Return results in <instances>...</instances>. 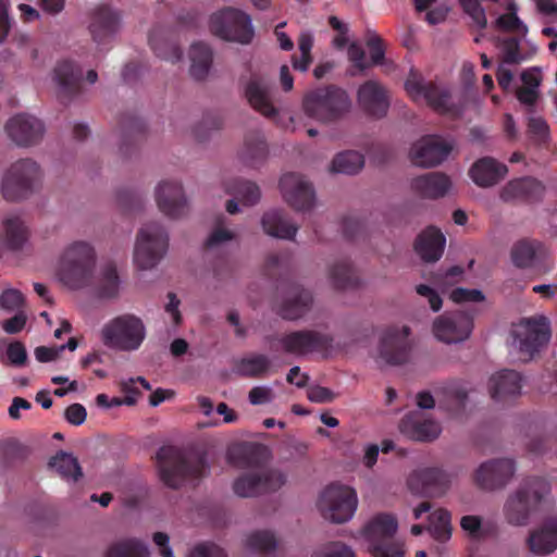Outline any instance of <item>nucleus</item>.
<instances>
[{"instance_id":"obj_3","label":"nucleus","mask_w":557,"mask_h":557,"mask_svg":"<svg viewBox=\"0 0 557 557\" xmlns=\"http://www.w3.org/2000/svg\"><path fill=\"white\" fill-rule=\"evenodd\" d=\"M95 264L94 248L86 242H75L62 255L59 278L72 289L83 288L91 283Z\"/></svg>"},{"instance_id":"obj_12","label":"nucleus","mask_w":557,"mask_h":557,"mask_svg":"<svg viewBox=\"0 0 557 557\" xmlns=\"http://www.w3.org/2000/svg\"><path fill=\"white\" fill-rule=\"evenodd\" d=\"M405 89L414 101L423 98L429 107L441 114L449 113L453 110L450 92L433 82L425 83L414 70L410 71Z\"/></svg>"},{"instance_id":"obj_20","label":"nucleus","mask_w":557,"mask_h":557,"mask_svg":"<svg viewBox=\"0 0 557 557\" xmlns=\"http://www.w3.org/2000/svg\"><path fill=\"white\" fill-rule=\"evenodd\" d=\"M53 82L59 100L67 103L82 92L83 71L72 61H60L53 70Z\"/></svg>"},{"instance_id":"obj_43","label":"nucleus","mask_w":557,"mask_h":557,"mask_svg":"<svg viewBox=\"0 0 557 557\" xmlns=\"http://www.w3.org/2000/svg\"><path fill=\"white\" fill-rule=\"evenodd\" d=\"M264 450L265 447L261 445H242L230 449L227 459L237 468H253L260 463Z\"/></svg>"},{"instance_id":"obj_28","label":"nucleus","mask_w":557,"mask_h":557,"mask_svg":"<svg viewBox=\"0 0 557 557\" xmlns=\"http://www.w3.org/2000/svg\"><path fill=\"white\" fill-rule=\"evenodd\" d=\"M522 376L515 370H502L488 382L491 397L498 403H507L521 394Z\"/></svg>"},{"instance_id":"obj_53","label":"nucleus","mask_w":557,"mask_h":557,"mask_svg":"<svg viewBox=\"0 0 557 557\" xmlns=\"http://www.w3.org/2000/svg\"><path fill=\"white\" fill-rule=\"evenodd\" d=\"M223 125L222 117L216 113H207L203 115L199 125L194 128V136L198 141H205L208 137V131L220 129Z\"/></svg>"},{"instance_id":"obj_34","label":"nucleus","mask_w":557,"mask_h":557,"mask_svg":"<svg viewBox=\"0 0 557 557\" xmlns=\"http://www.w3.org/2000/svg\"><path fill=\"white\" fill-rule=\"evenodd\" d=\"M445 243L443 233L434 226H429L416 239L414 250L422 260L435 262L442 257Z\"/></svg>"},{"instance_id":"obj_8","label":"nucleus","mask_w":557,"mask_h":557,"mask_svg":"<svg viewBox=\"0 0 557 557\" xmlns=\"http://www.w3.org/2000/svg\"><path fill=\"white\" fill-rule=\"evenodd\" d=\"M358 505L355 490L341 485L330 484L321 493L318 500V508L324 519L334 523L349 521Z\"/></svg>"},{"instance_id":"obj_44","label":"nucleus","mask_w":557,"mask_h":557,"mask_svg":"<svg viewBox=\"0 0 557 557\" xmlns=\"http://www.w3.org/2000/svg\"><path fill=\"white\" fill-rule=\"evenodd\" d=\"M271 369V360L267 355L253 354L242 358L236 364V372L245 377H262Z\"/></svg>"},{"instance_id":"obj_61","label":"nucleus","mask_w":557,"mask_h":557,"mask_svg":"<svg viewBox=\"0 0 557 557\" xmlns=\"http://www.w3.org/2000/svg\"><path fill=\"white\" fill-rule=\"evenodd\" d=\"M497 25L505 30L519 32L522 35H525L528 32V27L521 22L516 13H506L500 15L497 18Z\"/></svg>"},{"instance_id":"obj_13","label":"nucleus","mask_w":557,"mask_h":557,"mask_svg":"<svg viewBox=\"0 0 557 557\" xmlns=\"http://www.w3.org/2000/svg\"><path fill=\"white\" fill-rule=\"evenodd\" d=\"M473 330V315L466 311H451L438 315L433 322V334L443 343L456 344L469 338Z\"/></svg>"},{"instance_id":"obj_59","label":"nucleus","mask_w":557,"mask_h":557,"mask_svg":"<svg viewBox=\"0 0 557 557\" xmlns=\"http://www.w3.org/2000/svg\"><path fill=\"white\" fill-rule=\"evenodd\" d=\"M461 8L480 29H484L487 26L485 10L480 4L479 0L461 4Z\"/></svg>"},{"instance_id":"obj_52","label":"nucleus","mask_w":557,"mask_h":557,"mask_svg":"<svg viewBox=\"0 0 557 557\" xmlns=\"http://www.w3.org/2000/svg\"><path fill=\"white\" fill-rule=\"evenodd\" d=\"M246 544L256 552L270 553L276 547V539L270 531H256L247 537Z\"/></svg>"},{"instance_id":"obj_39","label":"nucleus","mask_w":557,"mask_h":557,"mask_svg":"<svg viewBox=\"0 0 557 557\" xmlns=\"http://www.w3.org/2000/svg\"><path fill=\"white\" fill-rule=\"evenodd\" d=\"M545 256V247L541 242L521 239L511 248V260L518 268H530Z\"/></svg>"},{"instance_id":"obj_26","label":"nucleus","mask_w":557,"mask_h":557,"mask_svg":"<svg viewBox=\"0 0 557 557\" xmlns=\"http://www.w3.org/2000/svg\"><path fill=\"white\" fill-rule=\"evenodd\" d=\"M120 14L108 5L97 7L90 14L89 32L94 41L103 44L111 39L120 27Z\"/></svg>"},{"instance_id":"obj_41","label":"nucleus","mask_w":557,"mask_h":557,"mask_svg":"<svg viewBox=\"0 0 557 557\" xmlns=\"http://www.w3.org/2000/svg\"><path fill=\"white\" fill-rule=\"evenodd\" d=\"M268 153V147L263 135L252 132L246 135L240 158L245 164L255 168L261 163Z\"/></svg>"},{"instance_id":"obj_48","label":"nucleus","mask_w":557,"mask_h":557,"mask_svg":"<svg viewBox=\"0 0 557 557\" xmlns=\"http://www.w3.org/2000/svg\"><path fill=\"white\" fill-rule=\"evenodd\" d=\"M330 278L337 289L355 287L359 283L352 265L347 259L339 260L331 267Z\"/></svg>"},{"instance_id":"obj_5","label":"nucleus","mask_w":557,"mask_h":557,"mask_svg":"<svg viewBox=\"0 0 557 557\" xmlns=\"http://www.w3.org/2000/svg\"><path fill=\"white\" fill-rule=\"evenodd\" d=\"M100 335L106 347L129 352L140 348L146 338V326L139 317L124 313L104 323Z\"/></svg>"},{"instance_id":"obj_64","label":"nucleus","mask_w":557,"mask_h":557,"mask_svg":"<svg viewBox=\"0 0 557 557\" xmlns=\"http://www.w3.org/2000/svg\"><path fill=\"white\" fill-rule=\"evenodd\" d=\"M314 557H355V554L349 546L341 542H335Z\"/></svg>"},{"instance_id":"obj_47","label":"nucleus","mask_w":557,"mask_h":557,"mask_svg":"<svg viewBox=\"0 0 557 557\" xmlns=\"http://www.w3.org/2000/svg\"><path fill=\"white\" fill-rule=\"evenodd\" d=\"M104 557H149V550L141 541L125 539L112 543Z\"/></svg>"},{"instance_id":"obj_16","label":"nucleus","mask_w":557,"mask_h":557,"mask_svg":"<svg viewBox=\"0 0 557 557\" xmlns=\"http://www.w3.org/2000/svg\"><path fill=\"white\" fill-rule=\"evenodd\" d=\"M280 188L285 201L297 211L310 210L315 200L313 186L304 176L296 173L284 174Z\"/></svg>"},{"instance_id":"obj_10","label":"nucleus","mask_w":557,"mask_h":557,"mask_svg":"<svg viewBox=\"0 0 557 557\" xmlns=\"http://www.w3.org/2000/svg\"><path fill=\"white\" fill-rule=\"evenodd\" d=\"M278 342L284 352L296 356L320 352L327 357L334 351V337L314 330L293 331L281 336Z\"/></svg>"},{"instance_id":"obj_1","label":"nucleus","mask_w":557,"mask_h":557,"mask_svg":"<svg viewBox=\"0 0 557 557\" xmlns=\"http://www.w3.org/2000/svg\"><path fill=\"white\" fill-rule=\"evenodd\" d=\"M550 482L543 476H528L509 495L504 505V516L511 525H525L532 512L546 502L550 494Z\"/></svg>"},{"instance_id":"obj_60","label":"nucleus","mask_w":557,"mask_h":557,"mask_svg":"<svg viewBox=\"0 0 557 557\" xmlns=\"http://www.w3.org/2000/svg\"><path fill=\"white\" fill-rule=\"evenodd\" d=\"M187 557H227L225 552L213 543H199L195 545Z\"/></svg>"},{"instance_id":"obj_45","label":"nucleus","mask_w":557,"mask_h":557,"mask_svg":"<svg viewBox=\"0 0 557 557\" xmlns=\"http://www.w3.org/2000/svg\"><path fill=\"white\" fill-rule=\"evenodd\" d=\"M426 530L435 541L441 543L447 542L451 536L450 512L443 508L431 512Z\"/></svg>"},{"instance_id":"obj_37","label":"nucleus","mask_w":557,"mask_h":557,"mask_svg":"<svg viewBox=\"0 0 557 557\" xmlns=\"http://www.w3.org/2000/svg\"><path fill=\"white\" fill-rule=\"evenodd\" d=\"M438 407L451 414L460 413L468 399V389L459 382H448L436 391Z\"/></svg>"},{"instance_id":"obj_40","label":"nucleus","mask_w":557,"mask_h":557,"mask_svg":"<svg viewBox=\"0 0 557 557\" xmlns=\"http://www.w3.org/2000/svg\"><path fill=\"white\" fill-rule=\"evenodd\" d=\"M190 58V75L197 79H205L212 65L213 52L211 48L203 42H196L191 45L189 50Z\"/></svg>"},{"instance_id":"obj_58","label":"nucleus","mask_w":557,"mask_h":557,"mask_svg":"<svg viewBox=\"0 0 557 557\" xmlns=\"http://www.w3.org/2000/svg\"><path fill=\"white\" fill-rule=\"evenodd\" d=\"M117 202L125 212H133L143 207L141 197L132 190H121L117 193Z\"/></svg>"},{"instance_id":"obj_23","label":"nucleus","mask_w":557,"mask_h":557,"mask_svg":"<svg viewBox=\"0 0 557 557\" xmlns=\"http://www.w3.org/2000/svg\"><path fill=\"white\" fill-rule=\"evenodd\" d=\"M357 99L361 110L375 119L385 116L389 108L388 92L376 81L370 79L360 85Z\"/></svg>"},{"instance_id":"obj_42","label":"nucleus","mask_w":557,"mask_h":557,"mask_svg":"<svg viewBox=\"0 0 557 557\" xmlns=\"http://www.w3.org/2000/svg\"><path fill=\"white\" fill-rule=\"evenodd\" d=\"M225 191L245 206L256 205L261 197L260 189L257 184L250 181L234 178L224 183Z\"/></svg>"},{"instance_id":"obj_18","label":"nucleus","mask_w":557,"mask_h":557,"mask_svg":"<svg viewBox=\"0 0 557 557\" xmlns=\"http://www.w3.org/2000/svg\"><path fill=\"white\" fill-rule=\"evenodd\" d=\"M515 471L512 459H493L479 467L474 474V481L480 488L494 491L504 487L511 480Z\"/></svg>"},{"instance_id":"obj_15","label":"nucleus","mask_w":557,"mask_h":557,"mask_svg":"<svg viewBox=\"0 0 557 557\" xmlns=\"http://www.w3.org/2000/svg\"><path fill=\"white\" fill-rule=\"evenodd\" d=\"M410 327H388L380 342V357L388 364H403L409 359L411 343Z\"/></svg>"},{"instance_id":"obj_4","label":"nucleus","mask_w":557,"mask_h":557,"mask_svg":"<svg viewBox=\"0 0 557 557\" xmlns=\"http://www.w3.org/2000/svg\"><path fill=\"white\" fill-rule=\"evenodd\" d=\"M350 104L346 90L335 85L313 89L302 100L305 113L323 123L341 119L349 111Z\"/></svg>"},{"instance_id":"obj_56","label":"nucleus","mask_w":557,"mask_h":557,"mask_svg":"<svg viewBox=\"0 0 557 557\" xmlns=\"http://www.w3.org/2000/svg\"><path fill=\"white\" fill-rule=\"evenodd\" d=\"M372 555L376 557H404L405 550L398 543L392 542L391 540L383 541V543H376L369 547Z\"/></svg>"},{"instance_id":"obj_32","label":"nucleus","mask_w":557,"mask_h":557,"mask_svg":"<svg viewBox=\"0 0 557 557\" xmlns=\"http://www.w3.org/2000/svg\"><path fill=\"white\" fill-rule=\"evenodd\" d=\"M507 172L508 169L504 163L492 157H483L472 164L469 175L478 186L490 187L502 181Z\"/></svg>"},{"instance_id":"obj_19","label":"nucleus","mask_w":557,"mask_h":557,"mask_svg":"<svg viewBox=\"0 0 557 557\" xmlns=\"http://www.w3.org/2000/svg\"><path fill=\"white\" fill-rule=\"evenodd\" d=\"M449 485V475L440 468L416 470L408 478V487L411 492L429 497L444 495Z\"/></svg>"},{"instance_id":"obj_29","label":"nucleus","mask_w":557,"mask_h":557,"mask_svg":"<svg viewBox=\"0 0 557 557\" xmlns=\"http://www.w3.org/2000/svg\"><path fill=\"white\" fill-rule=\"evenodd\" d=\"M271 90L269 82L257 75H252L245 87V96L249 104L267 117H273L277 114V110L272 102Z\"/></svg>"},{"instance_id":"obj_38","label":"nucleus","mask_w":557,"mask_h":557,"mask_svg":"<svg viewBox=\"0 0 557 557\" xmlns=\"http://www.w3.org/2000/svg\"><path fill=\"white\" fill-rule=\"evenodd\" d=\"M397 520L387 513H380L367 523L363 529L364 537L369 541L370 546L383 541L392 540L397 531Z\"/></svg>"},{"instance_id":"obj_63","label":"nucleus","mask_w":557,"mask_h":557,"mask_svg":"<svg viewBox=\"0 0 557 557\" xmlns=\"http://www.w3.org/2000/svg\"><path fill=\"white\" fill-rule=\"evenodd\" d=\"M24 302L23 294L17 289H7L0 296V307L5 310L18 309Z\"/></svg>"},{"instance_id":"obj_51","label":"nucleus","mask_w":557,"mask_h":557,"mask_svg":"<svg viewBox=\"0 0 557 557\" xmlns=\"http://www.w3.org/2000/svg\"><path fill=\"white\" fill-rule=\"evenodd\" d=\"M0 362L15 369L27 367L29 358L25 345L20 341L9 343L4 354L0 355Z\"/></svg>"},{"instance_id":"obj_50","label":"nucleus","mask_w":557,"mask_h":557,"mask_svg":"<svg viewBox=\"0 0 557 557\" xmlns=\"http://www.w3.org/2000/svg\"><path fill=\"white\" fill-rule=\"evenodd\" d=\"M120 280L115 265L106 264L100 272L96 286L97 294L101 298H113L119 293Z\"/></svg>"},{"instance_id":"obj_35","label":"nucleus","mask_w":557,"mask_h":557,"mask_svg":"<svg viewBox=\"0 0 557 557\" xmlns=\"http://www.w3.org/2000/svg\"><path fill=\"white\" fill-rule=\"evenodd\" d=\"M170 33L169 29L154 27L149 33L148 42L158 58L175 63L182 59L183 52Z\"/></svg>"},{"instance_id":"obj_62","label":"nucleus","mask_w":557,"mask_h":557,"mask_svg":"<svg viewBox=\"0 0 557 557\" xmlns=\"http://www.w3.org/2000/svg\"><path fill=\"white\" fill-rule=\"evenodd\" d=\"M504 62L508 64L519 63L520 58V42L517 38L510 37L503 41Z\"/></svg>"},{"instance_id":"obj_22","label":"nucleus","mask_w":557,"mask_h":557,"mask_svg":"<svg viewBox=\"0 0 557 557\" xmlns=\"http://www.w3.org/2000/svg\"><path fill=\"white\" fill-rule=\"evenodd\" d=\"M5 129L9 137L17 146L22 147L37 145L42 139L45 133L42 122L27 114H17L10 119Z\"/></svg>"},{"instance_id":"obj_25","label":"nucleus","mask_w":557,"mask_h":557,"mask_svg":"<svg viewBox=\"0 0 557 557\" xmlns=\"http://www.w3.org/2000/svg\"><path fill=\"white\" fill-rule=\"evenodd\" d=\"M120 154L127 159L135 154L145 138L146 125L141 119L132 113L123 114L119 121Z\"/></svg>"},{"instance_id":"obj_9","label":"nucleus","mask_w":557,"mask_h":557,"mask_svg":"<svg viewBox=\"0 0 557 557\" xmlns=\"http://www.w3.org/2000/svg\"><path fill=\"white\" fill-rule=\"evenodd\" d=\"M211 33L226 41L249 44L253 37L251 18L242 10L225 8L210 17Z\"/></svg>"},{"instance_id":"obj_27","label":"nucleus","mask_w":557,"mask_h":557,"mask_svg":"<svg viewBox=\"0 0 557 557\" xmlns=\"http://www.w3.org/2000/svg\"><path fill=\"white\" fill-rule=\"evenodd\" d=\"M544 186L533 177H522L508 182L500 191V198L506 201L536 202L544 195Z\"/></svg>"},{"instance_id":"obj_14","label":"nucleus","mask_w":557,"mask_h":557,"mask_svg":"<svg viewBox=\"0 0 557 557\" xmlns=\"http://www.w3.org/2000/svg\"><path fill=\"white\" fill-rule=\"evenodd\" d=\"M286 482L285 475L274 469L258 473H245L233 484L234 493L240 497H253L263 493L275 492Z\"/></svg>"},{"instance_id":"obj_31","label":"nucleus","mask_w":557,"mask_h":557,"mask_svg":"<svg viewBox=\"0 0 557 557\" xmlns=\"http://www.w3.org/2000/svg\"><path fill=\"white\" fill-rule=\"evenodd\" d=\"M450 180L441 172H430L411 180V190L421 198L437 199L444 197L450 188Z\"/></svg>"},{"instance_id":"obj_49","label":"nucleus","mask_w":557,"mask_h":557,"mask_svg":"<svg viewBox=\"0 0 557 557\" xmlns=\"http://www.w3.org/2000/svg\"><path fill=\"white\" fill-rule=\"evenodd\" d=\"M364 165V157L355 150L339 152L332 161V171L352 175L358 173Z\"/></svg>"},{"instance_id":"obj_21","label":"nucleus","mask_w":557,"mask_h":557,"mask_svg":"<svg viewBox=\"0 0 557 557\" xmlns=\"http://www.w3.org/2000/svg\"><path fill=\"white\" fill-rule=\"evenodd\" d=\"M313 297L310 290L296 282L287 283L277 313L284 320L295 321L311 309Z\"/></svg>"},{"instance_id":"obj_33","label":"nucleus","mask_w":557,"mask_h":557,"mask_svg":"<svg viewBox=\"0 0 557 557\" xmlns=\"http://www.w3.org/2000/svg\"><path fill=\"white\" fill-rule=\"evenodd\" d=\"M400 431L414 441L432 442L438 437L441 426L434 420L423 419L420 413L416 412L403 418Z\"/></svg>"},{"instance_id":"obj_17","label":"nucleus","mask_w":557,"mask_h":557,"mask_svg":"<svg viewBox=\"0 0 557 557\" xmlns=\"http://www.w3.org/2000/svg\"><path fill=\"white\" fill-rule=\"evenodd\" d=\"M453 150V145L436 135H428L414 143L410 150L412 163L421 168L441 164Z\"/></svg>"},{"instance_id":"obj_57","label":"nucleus","mask_w":557,"mask_h":557,"mask_svg":"<svg viewBox=\"0 0 557 557\" xmlns=\"http://www.w3.org/2000/svg\"><path fill=\"white\" fill-rule=\"evenodd\" d=\"M449 298L456 304L482 302L484 301L485 296L480 289L457 287L451 290Z\"/></svg>"},{"instance_id":"obj_46","label":"nucleus","mask_w":557,"mask_h":557,"mask_svg":"<svg viewBox=\"0 0 557 557\" xmlns=\"http://www.w3.org/2000/svg\"><path fill=\"white\" fill-rule=\"evenodd\" d=\"M49 466L65 480L77 482L83 476L82 468L76 457L65 451H59L49 461Z\"/></svg>"},{"instance_id":"obj_36","label":"nucleus","mask_w":557,"mask_h":557,"mask_svg":"<svg viewBox=\"0 0 557 557\" xmlns=\"http://www.w3.org/2000/svg\"><path fill=\"white\" fill-rule=\"evenodd\" d=\"M261 223L263 231L268 235L282 239H293L298 231V226L280 209L267 211L262 216Z\"/></svg>"},{"instance_id":"obj_7","label":"nucleus","mask_w":557,"mask_h":557,"mask_svg":"<svg viewBox=\"0 0 557 557\" xmlns=\"http://www.w3.org/2000/svg\"><path fill=\"white\" fill-rule=\"evenodd\" d=\"M169 235L159 223L144 225L136 238L134 261L141 270L154 268L166 253Z\"/></svg>"},{"instance_id":"obj_11","label":"nucleus","mask_w":557,"mask_h":557,"mask_svg":"<svg viewBox=\"0 0 557 557\" xmlns=\"http://www.w3.org/2000/svg\"><path fill=\"white\" fill-rule=\"evenodd\" d=\"M511 334L515 347L519 349L524 360H530L548 343L549 322L545 317L525 319L513 327Z\"/></svg>"},{"instance_id":"obj_6","label":"nucleus","mask_w":557,"mask_h":557,"mask_svg":"<svg viewBox=\"0 0 557 557\" xmlns=\"http://www.w3.org/2000/svg\"><path fill=\"white\" fill-rule=\"evenodd\" d=\"M41 178L38 163L32 159H21L5 171L1 191L8 201H18L29 197Z\"/></svg>"},{"instance_id":"obj_2","label":"nucleus","mask_w":557,"mask_h":557,"mask_svg":"<svg viewBox=\"0 0 557 557\" xmlns=\"http://www.w3.org/2000/svg\"><path fill=\"white\" fill-rule=\"evenodd\" d=\"M161 481L171 488H178L188 478H201L206 470L203 457L188 459L181 448L162 446L156 455Z\"/></svg>"},{"instance_id":"obj_54","label":"nucleus","mask_w":557,"mask_h":557,"mask_svg":"<svg viewBox=\"0 0 557 557\" xmlns=\"http://www.w3.org/2000/svg\"><path fill=\"white\" fill-rule=\"evenodd\" d=\"M528 133L531 139L537 145H544L549 137L547 123L541 117H531L528 122Z\"/></svg>"},{"instance_id":"obj_55","label":"nucleus","mask_w":557,"mask_h":557,"mask_svg":"<svg viewBox=\"0 0 557 557\" xmlns=\"http://www.w3.org/2000/svg\"><path fill=\"white\" fill-rule=\"evenodd\" d=\"M366 44L370 51L372 64H382L385 57V49L382 38L374 32L368 30Z\"/></svg>"},{"instance_id":"obj_30","label":"nucleus","mask_w":557,"mask_h":557,"mask_svg":"<svg viewBox=\"0 0 557 557\" xmlns=\"http://www.w3.org/2000/svg\"><path fill=\"white\" fill-rule=\"evenodd\" d=\"M530 552L545 556L557 549V518L546 519L541 527L530 532L527 540Z\"/></svg>"},{"instance_id":"obj_24","label":"nucleus","mask_w":557,"mask_h":557,"mask_svg":"<svg viewBox=\"0 0 557 557\" xmlns=\"http://www.w3.org/2000/svg\"><path fill=\"white\" fill-rule=\"evenodd\" d=\"M156 200L160 211L172 219L181 218L188 211L183 187L178 182H161L156 189Z\"/></svg>"}]
</instances>
